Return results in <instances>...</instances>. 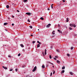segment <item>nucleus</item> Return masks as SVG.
<instances>
[{
    "label": "nucleus",
    "instance_id": "obj_29",
    "mask_svg": "<svg viewBox=\"0 0 77 77\" xmlns=\"http://www.w3.org/2000/svg\"><path fill=\"white\" fill-rule=\"evenodd\" d=\"M73 49V47H71V50H72Z\"/></svg>",
    "mask_w": 77,
    "mask_h": 77
},
{
    "label": "nucleus",
    "instance_id": "obj_10",
    "mask_svg": "<svg viewBox=\"0 0 77 77\" xmlns=\"http://www.w3.org/2000/svg\"><path fill=\"white\" fill-rule=\"evenodd\" d=\"M58 32H59V33H62V31H60V30L58 29L57 30Z\"/></svg>",
    "mask_w": 77,
    "mask_h": 77
},
{
    "label": "nucleus",
    "instance_id": "obj_46",
    "mask_svg": "<svg viewBox=\"0 0 77 77\" xmlns=\"http://www.w3.org/2000/svg\"><path fill=\"white\" fill-rule=\"evenodd\" d=\"M12 18H14V16H12Z\"/></svg>",
    "mask_w": 77,
    "mask_h": 77
},
{
    "label": "nucleus",
    "instance_id": "obj_13",
    "mask_svg": "<svg viewBox=\"0 0 77 77\" xmlns=\"http://www.w3.org/2000/svg\"><path fill=\"white\" fill-rule=\"evenodd\" d=\"M8 23H4V26H5L6 25H7V24H8Z\"/></svg>",
    "mask_w": 77,
    "mask_h": 77
},
{
    "label": "nucleus",
    "instance_id": "obj_54",
    "mask_svg": "<svg viewBox=\"0 0 77 77\" xmlns=\"http://www.w3.org/2000/svg\"><path fill=\"white\" fill-rule=\"evenodd\" d=\"M12 5H13V4H12Z\"/></svg>",
    "mask_w": 77,
    "mask_h": 77
},
{
    "label": "nucleus",
    "instance_id": "obj_40",
    "mask_svg": "<svg viewBox=\"0 0 77 77\" xmlns=\"http://www.w3.org/2000/svg\"><path fill=\"white\" fill-rule=\"evenodd\" d=\"M12 26H14V24L12 23Z\"/></svg>",
    "mask_w": 77,
    "mask_h": 77
},
{
    "label": "nucleus",
    "instance_id": "obj_27",
    "mask_svg": "<svg viewBox=\"0 0 77 77\" xmlns=\"http://www.w3.org/2000/svg\"><path fill=\"white\" fill-rule=\"evenodd\" d=\"M53 74H54V73H55V71H54V70H53Z\"/></svg>",
    "mask_w": 77,
    "mask_h": 77
},
{
    "label": "nucleus",
    "instance_id": "obj_22",
    "mask_svg": "<svg viewBox=\"0 0 77 77\" xmlns=\"http://www.w3.org/2000/svg\"><path fill=\"white\" fill-rule=\"evenodd\" d=\"M20 46H21L22 47H24V45L22 44L20 45Z\"/></svg>",
    "mask_w": 77,
    "mask_h": 77
},
{
    "label": "nucleus",
    "instance_id": "obj_43",
    "mask_svg": "<svg viewBox=\"0 0 77 77\" xmlns=\"http://www.w3.org/2000/svg\"><path fill=\"white\" fill-rule=\"evenodd\" d=\"M17 11L18 12H20V11H19L18 10H17Z\"/></svg>",
    "mask_w": 77,
    "mask_h": 77
},
{
    "label": "nucleus",
    "instance_id": "obj_31",
    "mask_svg": "<svg viewBox=\"0 0 77 77\" xmlns=\"http://www.w3.org/2000/svg\"><path fill=\"white\" fill-rule=\"evenodd\" d=\"M27 21H28V22H29V23H30V21L29 19H28V20Z\"/></svg>",
    "mask_w": 77,
    "mask_h": 77
},
{
    "label": "nucleus",
    "instance_id": "obj_52",
    "mask_svg": "<svg viewBox=\"0 0 77 77\" xmlns=\"http://www.w3.org/2000/svg\"><path fill=\"white\" fill-rule=\"evenodd\" d=\"M38 30H39V29H38Z\"/></svg>",
    "mask_w": 77,
    "mask_h": 77
},
{
    "label": "nucleus",
    "instance_id": "obj_24",
    "mask_svg": "<svg viewBox=\"0 0 77 77\" xmlns=\"http://www.w3.org/2000/svg\"><path fill=\"white\" fill-rule=\"evenodd\" d=\"M42 67L43 68H45V66L44 65H42Z\"/></svg>",
    "mask_w": 77,
    "mask_h": 77
},
{
    "label": "nucleus",
    "instance_id": "obj_32",
    "mask_svg": "<svg viewBox=\"0 0 77 77\" xmlns=\"http://www.w3.org/2000/svg\"><path fill=\"white\" fill-rule=\"evenodd\" d=\"M75 24H74V25H73V26L74 27H76V25H74Z\"/></svg>",
    "mask_w": 77,
    "mask_h": 77
},
{
    "label": "nucleus",
    "instance_id": "obj_30",
    "mask_svg": "<svg viewBox=\"0 0 77 77\" xmlns=\"http://www.w3.org/2000/svg\"><path fill=\"white\" fill-rule=\"evenodd\" d=\"M18 71V69H15V71L16 72H17V71Z\"/></svg>",
    "mask_w": 77,
    "mask_h": 77
},
{
    "label": "nucleus",
    "instance_id": "obj_4",
    "mask_svg": "<svg viewBox=\"0 0 77 77\" xmlns=\"http://www.w3.org/2000/svg\"><path fill=\"white\" fill-rule=\"evenodd\" d=\"M51 26V24H48V25L46 26L47 27H49L50 26Z\"/></svg>",
    "mask_w": 77,
    "mask_h": 77
},
{
    "label": "nucleus",
    "instance_id": "obj_1",
    "mask_svg": "<svg viewBox=\"0 0 77 77\" xmlns=\"http://www.w3.org/2000/svg\"><path fill=\"white\" fill-rule=\"evenodd\" d=\"M36 66H35L33 70H32V72H34V71H36Z\"/></svg>",
    "mask_w": 77,
    "mask_h": 77
},
{
    "label": "nucleus",
    "instance_id": "obj_17",
    "mask_svg": "<svg viewBox=\"0 0 77 77\" xmlns=\"http://www.w3.org/2000/svg\"><path fill=\"white\" fill-rule=\"evenodd\" d=\"M40 19L42 20H44V18L42 17H41L40 18Z\"/></svg>",
    "mask_w": 77,
    "mask_h": 77
},
{
    "label": "nucleus",
    "instance_id": "obj_28",
    "mask_svg": "<svg viewBox=\"0 0 77 77\" xmlns=\"http://www.w3.org/2000/svg\"><path fill=\"white\" fill-rule=\"evenodd\" d=\"M49 57H50V59H51V58H52L51 56V55H50L49 56Z\"/></svg>",
    "mask_w": 77,
    "mask_h": 77
},
{
    "label": "nucleus",
    "instance_id": "obj_16",
    "mask_svg": "<svg viewBox=\"0 0 77 77\" xmlns=\"http://www.w3.org/2000/svg\"><path fill=\"white\" fill-rule=\"evenodd\" d=\"M29 27L30 28V29H32L33 28V27H32V26L30 25L29 26Z\"/></svg>",
    "mask_w": 77,
    "mask_h": 77
},
{
    "label": "nucleus",
    "instance_id": "obj_19",
    "mask_svg": "<svg viewBox=\"0 0 77 77\" xmlns=\"http://www.w3.org/2000/svg\"><path fill=\"white\" fill-rule=\"evenodd\" d=\"M70 74H71V75H73V73L72 72H70Z\"/></svg>",
    "mask_w": 77,
    "mask_h": 77
},
{
    "label": "nucleus",
    "instance_id": "obj_25",
    "mask_svg": "<svg viewBox=\"0 0 77 77\" xmlns=\"http://www.w3.org/2000/svg\"><path fill=\"white\" fill-rule=\"evenodd\" d=\"M21 55V54H19L18 55V56H20Z\"/></svg>",
    "mask_w": 77,
    "mask_h": 77
},
{
    "label": "nucleus",
    "instance_id": "obj_6",
    "mask_svg": "<svg viewBox=\"0 0 77 77\" xmlns=\"http://www.w3.org/2000/svg\"><path fill=\"white\" fill-rule=\"evenodd\" d=\"M45 55H46V54H47V50L46 49H45Z\"/></svg>",
    "mask_w": 77,
    "mask_h": 77
},
{
    "label": "nucleus",
    "instance_id": "obj_2",
    "mask_svg": "<svg viewBox=\"0 0 77 77\" xmlns=\"http://www.w3.org/2000/svg\"><path fill=\"white\" fill-rule=\"evenodd\" d=\"M26 14L27 15H31V13L28 12L26 13Z\"/></svg>",
    "mask_w": 77,
    "mask_h": 77
},
{
    "label": "nucleus",
    "instance_id": "obj_45",
    "mask_svg": "<svg viewBox=\"0 0 77 77\" xmlns=\"http://www.w3.org/2000/svg\"><path fill=\"white\" fill-rule=\"evenodd\" d=\"M31 36H33V35H31Z\"/></svg>",
    "mask_w": 77,
    "mask_h": 77
},
{
    "label": "nucleus",
    "instance_id": "obj_26",
    "mask_svg": "<svg viewBox=\"0 0 77 77\" xmlns=\"http://www.w3.org/2000/svg\"><path fill=\"white\" fill-rule=\"evenodd\" d=\"M22 67L23 68H24V67H26V66H25V65H24L22 66Z\"/></svg>",
    "mask_w": 77,
    "mask_h": 77
},
{
    "label": "nucleus",
    "instance_id": "obj_51",
    "mask_svg": "<svg viewBox=\"0 0 77 77\" xmlns=\"http://www.w3.org/2000/svg\"><path fill=\"white\" fill-rule=\"evenodd\" d=\"M54 66H53V68H54Z\"/></svg>",
    "mask_w": 77,
    "mask_h": 77
},
{
    "label": "nucleus",
    "instance_id": "obj_20",
    "mask_svg": "<svg viewBox=\"0 0 77 77\" xmlns=\"http://www.w3.org/2000/svg\"><path fill=\"white\" fill-rule=\"evenodd\" d=\"M56 51H57V52H58V53H59V52H60V51H59V50H56Z\"/></svg>",
    "mask_w": 77,
    "mask_h": 77
},
{
    "label": "nucleus",
    "instance_id": "obj_21",
    "mask_svg": "<svg viewBox=\"0 0 77 77\" xmlns=\"http://www.w3.org/2000/svg\"><path fill=\"white\" fill-rule=\"evenodd\" d=\"M23 1L24 2H27V0H23Z\"/></svg>",
    "mask_w": 77,
    "mask_h": 77
},
{
    "label": "nucleus",
    "instance_id": "obj_47",
    "mask_svg": "<svg viewBox=\"0 0 77 77\" xmlns=\"http://www.w3.org/2000/svg\"><path fill=\"white\" fill-rule=\"evenodd\" d=\"M38 44H41V43L40 42Z\"/></svg>",
    "mask_w": 77,
    "mask_h": 77
},
{
    "label": "nucleus",
    "instance_id": "obj_48",
    "mask_svg": "<svg viewBox=\"0 0 77 77\" xmlns=\"http://www.w3.org/2000/svg\"><path fill=\"white\" fill-rule=\"evenodd\" d=\"M25 51L24 49H23V51Z\"/></svg>",
    "mask_w": 77,
    "mask_h": 77
},
{
    "label": "nucleus",
    "instance_id": "obj_23",
    "mask_svg": "<svg viewBox=\"0 0 77 77\" xmlns=\"http://www.w3.org/2000/svg\"><path fill=\"white\" fill-rule=\"evenodd\" d=\"M67 56H68V57H69V56H70V55H69V54H67Z\"/></svg>",
    "mask_w": 77,
    "mask_h": 77
},
{
    "label": "nucleus",
    "instance_id": "obj_37",
    "mask_svg": "<svg viewBox=\"0 0 77 77\" xmlns=\"http://www.w3.org/2000/svg\"><path fill=\"white\" fill-rule=\"evenodd\" d=\"M42 54L43 55V56H45V55H44V52H43V53H42Z\"/></svg>",
    "mask_w": 77,
    "mask_h": 77
},
{
    "label": "nucleus",
    "instance_id": "obj_44",
    "mask_svg": "<svg viewBox=\"0 0 77 77\" xmlns=\"http://www.w3.org/2000/svg\"><path fill=\"white\" fill-rule=\"evenodd\" d=\"M37 42V43H39L40 42H39V41H38Z\"/></svg>",
    "mask_w": 77,
    "mask_h": 77
},
{
    "label": "nucleus",
    "instance_id": "obj_15",
    "mask_svg": "<svg viewBox=\"0 0 77 77\" xmlns=\"http://www.w3.org/2000/svg\"><path fill=\"white\" fill-rule=\"evenodd\" d=\"M37 48H38V47H40V45L39 44H38L37 45Z\"/></svg>",
    "mask_w": 77,
    "mask_h": 77
},
{
    "label": "nucleus",
    "instance_id": "obj_5",
    "mask_svg": "<svg viewBox=\"0 0 77 77\" xmlns=\"http://www.w3.org/2000/svg\"><path fill=\"white\" fill-rule=\"evenodd\" d=\"M3 68H4V69H8V68H7V67H5L4 66H3Z\"/></svg>",
    "mask_w": 77,
    "mask_h": 77
},
{
    "label": "nucleus",
    "instance_id": "obj_35",
    "mask_svg": "<svg viewBox=\"0 0 77 77\" xmlns=\"http://www.w3.org/2000/svg\"><path fill=\"white\" fill-rule=\"evenodd\" d=\"M52 74H53V73L52 72L51 73L50 76H51L52 75Z\"/></svg>",
    "mask_w": 77,
    "mask_h": 77
},
{
    "label": "nucleus",
    "instance_id": "obj_34",
    "mask_svg": "<svg viewBox=\"0 0 77 77\" xmlns=\"http://www.w3.org/2000/svg\"><path fill=\"white\" fill-rule=\"evenodd\" d=\"M55 57L56 58H58V57H57V56H55Z\"/></svg>",
    "mask_w": 77,
    "mask_h": 77
},
{
    "label": "nucleus",
    "instance_id": "obj_9",
    "mask_svg": "<svg viewBox=\"0 0 77 77\" xmlns=\"http://www.w3.org/2000/svg\"><path fill=\"white\" fill-rule=\"evenodd\" d=\"M57 63H60V61H59V60H57Z\"/></svg>",
    "mask_w": 77,
    "mask_h": 77
},
{
    "label": "nucleus",
    "instance_id": "obj_3",
    "mask_svg": "<svg viewBox=\"0 0 77 77\" xmlns=\"http://www.w3.org/2000/svg\"><path fill=\"white\" fill-rule=\"evenodd\" d=\"M70 26H71V27H73V26H74V24H69Z\"/></svg>",
    "mask_w": 77,
    "mask_h": 77
},
{
    "label": "nucleus",
    "instance_id": "obj_33",
    "mask_svg": "<svg viewBox=\"0 0 77 77\" xmlns=\"http://www.w3.org/2000/svg\"><path fill=\"white\" fill-rule=\"evenodd\" d=\"M32 44H35V41H33L32 42Z\"/></svg>",
    "mask_w": 77,
    "mask_h": 77
},
{
    "label": "nucleus",
    "instance_id": "obj_14",
    "mask_svg": "<svg viewBox=\"0 0 77 77\" xmlns=\"http://www.w3.org/2000/svg\"><path fill=\"white\" fill-rule=\"evenodd\" d=\"M65 66H63L62 67V69H65Z\"/></svg>",
    "mask_w": 77,
    "mask_h": 77
},
{
    "label": "nucleus",
    "instance_id": "obj_18",
    "mask_svg": "<svg viewBox=\"0 0 77 77\" xmlns=\"http://www.w3.org/2000/svg\"><path fill=\"white\" fill-rule=\"evenodd\" d=\"M69 19H68V18H67V19H66V21H67V22H68V21H69Z\"/></svg>",
    "mask_w": 77,
    "mask_h": 77
},
{
    "label": "nucleus",
    "instance_id": "obj_11",
    "mask_svg": "<svg viewBox=\"0 0 77 77\" xmlns=\"http://www.w3.org/2000/svg\"><path fill=\"white\" fill-rule=\"evenodd\" d=\"M6 8L7 9H8L9 8V5H7Z\"/></svg>",
    "mask_w": 77,
    "mask_h": 77
},
{
    "label": "nucleus",
    "instance_id": "obj_53",
    "mask_svg": "<svg viewBox=\"0 0 77 77\" xmlns=\"http://www.w3.org/2000/svg\"><path fill=\"white\" fill-rule=\"evenodd\" d=\"M5 30H6V31H7V30H6V29H5Z\"/></svg>",
    "mask_w": 77,
    "mask_h": 77
},
{
    "label": "nucleus",
    "instance_id": "obj_38",
    "mask_svg": "<svg viewBox=\"0 0 77 77\" xmlns=\"http://www.w3.org/2000/svg\"><path fill=\"white\" fill-rule=\"evenodd\" d=\"M8 57H11V56H10V55H8Z\"/></svg>",
    "mask_w": 77,
    "mask_h": 77
},
{
    "label": "nucleus",
    "instance_id": "obj_36",
    "mask_svg": "<svg viewBox=\"0 0 77 77\" xmlns=\"http://www.w3.org/2000/svg\"><path fill=\"white\" fill-rule=\"evenodd\" d=\"M10 71H13V69H10Z\"/></svg>",
    "mask_w": 77,
    "mask_h": 77
},
{
    "label": "nucleus",
    "instance_id": "obj_41",
    "mask_svg": "<svg viewBox=\"0 0 77 77\" xmlns=\"http://www.w3.org/2000/svg\"><path fill=\"white\" fill-rule=\"evenodd\" d=\"M54 59L55 60H57V59H56V58H54Z\"/></svg>",
    "mask_w": 77,
    "mask_h": 77
},
{
    "label": "nucleus",
    "instance_id": "obj_8",
    "mask_svg": "<svg viewBox=\"0 0 77 77\" xmlns=\"http://www.w3.org/2000/svg\"><path fill=\"white\" fill-rule=\"evenodd\" d=\"M54 4H52L51 5V8H52V9H53V6H54Z\"/></svg>",
    "mask_w": 77,
    "mask_h": 77
},
{
    "label": "nucleus",
    "instance_id": "obj_50",
    "mask_svg": "<svg viewBox=\"0 0 77 77\" xmlns=\"http://www.w3.org/2000/svg\"><path fill=\"white\" fill-rule=\"evenodd\" d=\"M51 65H53V63H51Z\"/></svg>",
    "mask_w": 77,
    "mask_h": 77
},
{
    "label": "nucleus",
    "instance_id": "obj_39",
    "mask_svg": "<svg viewBox=\"0 0 77 77\" xmlns=\"http://www.w3.org/2000/svg\"><path fill=\"white\" fill-rule=\"evenodd\" d=\"M69 29H70V30H72V29L71 28H69Z\"/></svg>",
    "mask_w": 77,
    "mask_h": 77
},
{
    "label": "nucleus",
    "instance_id": "obj_42",
    "mask_svg": "<svg viewBox=\"0 0 77 77\" xmlns=\"http://www.w3.org/2000/svg\"><path fill=\"white\" fill-rule=\"evenodd\" d=\"M63 2H65V1L64 0H63Z\"/></svg>",
    "mask_w": 77,
    "mask_h": 77
},
{
    "label": "nucleus",
    "instance_id": "obj_49",
    "mask_svg": "<svg viewBox=\"0 0 77 77\" xmlns=\"http://www.w3.org/2000/svg\"><path fill=\"white\" fill-rule=\"evenodd\" d=\"M48 10H50V8H48Z\"/></svg>",
    "mask_w": 77,
    "mask_h": 77
},
{
    "label": "nucleus",
    "instance_id": "obj_7",
    "mask_svg": "<svg viewBox=\"0 0 77 77\" xmlns=\"http://www.w3.org/2000/svg\"><path fill=\"white\" fill-rule=\"evenodd\" d=\"M52 34H53V35H54V34H55V31H54L53 30V32H52Z\"/></svg>",
    "mask_w": 77,
    "mask_h": 77
},
{
    "label": "nucleus",
    "instance_id": "obj_12",
    "mask_svg": "<svg viewBox=\"0 0 77 77\" xmlns=\"http://www.w3.org/2000/svg\"><path fill=\"white\" fill-rule=\"evenodd\" d=\"M65 72V70H63L62 71H61V73H62L63 74V73H64V72Z\"/></svg>",
    "mask_w": 77,
    "mask_h": 77
}]
</instances>
